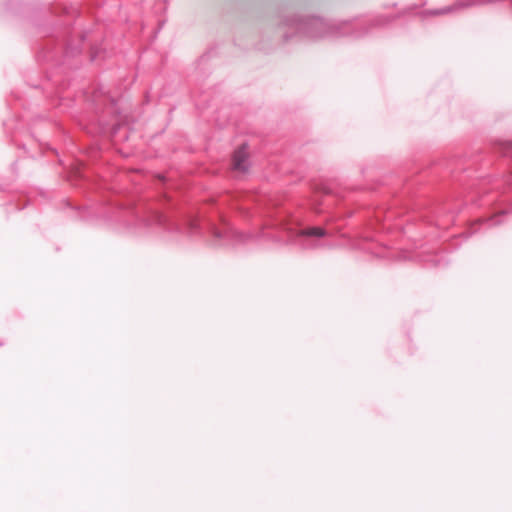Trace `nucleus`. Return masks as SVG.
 I'll return each mask as SVG.
<instances>
[{
    "instance_id": "nucleus-1",
    "label": "nucleus",
    "mask_w": 512,
    "mask_h": 512,
    "mask_svg": "<svg viewBox=\"0 0 512 512\" xmlns=\"http://www.w3.org/2000/svg\"><path fill=\"white\" fill-rule=\"evenodd\" d=\"M248 157V153L246 151L245 147H241L238 150L235 151L233 155V168L238 171H245L246 170V160Z\"/></svg>"
},
{
    "instance_id": "nucleus-2",
    "label": "nucleus",
    "mask_w": 512,
    "mask_h": 512,
    "mask_svg": "<svg viewBox=\"0 0 512 512\" xmlns=\"http://www.w3.org/2000/svg\"><path fill=\"white\" fill-rule=\"evenodd\" d=\"M325 230L320 227H313L306 230L301 231V235L304 236H314V237H323L325 236Z\"/></svg>"
}]
</instances>
